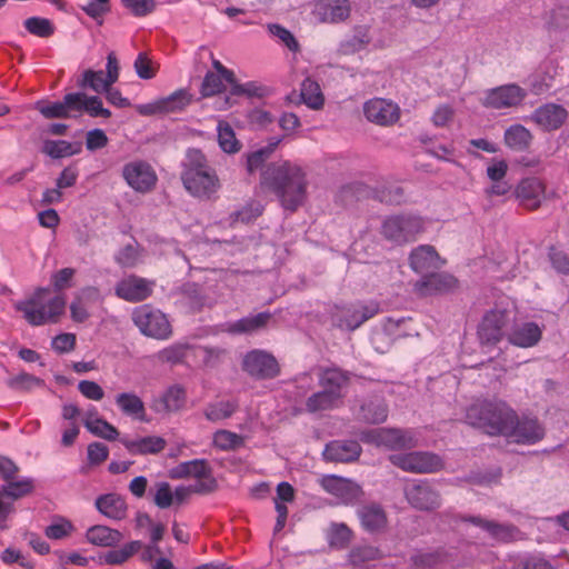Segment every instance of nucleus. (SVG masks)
<instances>
[{
  "instance_id": "f257e3e1",
  "label": "nucleus",
  "mask_w": 569,
  "mask_h": 569,
  "mask_svg": "<svg viewBox=\"0 0 569 569\" xmlns=\"http://www.w3.org/2000/svg\"><path fill=\"white\" fill-rule=\"evenodd\" d=\"M260 184L272 191L286 210L296 211L306 200V172L289 160L269 163L261 172Z\"/></svg>"
},
{
  "instance_id": "f03ea898",
  "label": "nucleus",
  "mask_w": 569,
  "mask_h": 569,
  "mask_svg": "<svg viewBox=\"0 0 569 569\" xmlns=\"http://www.w3.org/2000/svg\"><path fill=\"white\" fill-rule=\"evenodd\" d=\"M186 191L199 200H213L221 189V181L214 168L199 149L187 152L180 173Z\"/></svg>"
},
{
  "instance_id": "7ed1b4c3",
  "label": "nucleus",
  "mask_w": 569,
  "mask_h": 569,
  "mask_svg": "<svg viewBox=\"0 0 569 569\" xmlns=\"http://www.w3.org/2000/svg\"><path fill=\"white\" fill-rule=\"evenodd\" d=\"M516 411L502 400L477 401L468 407L466 421L489 436H505L512 428Z\"/></svg>"
},
{
  "instance_id": "20e7f679",
  "label": "nucleus",
  "mask_w": 569,
  "mask_h": 569,
  "mask_svg": "<svg viewBox=\"0 0 569 569\" xmlns=\"http://www.w3.org/2000/svg\"><path fill=\"white\" fill-rule=\"evenodd\" d=\"M47 293H49L48 288H38L30 298L16 303V309L23 315L29 325L38 327L48 322H57L63 313L64 298L56 296L46 300L44 296Z\"/></svg>"
},
{
  "instance_id": "39448f33",
  "label": "nucleus",
  "mask_w": 569,
  "mask_h": 569,
  "mask_svg": "<svg viewBox=\"0 0 569 569\" xmlns=\"http://www.w3.org/2000/svg\"><path fill=\"white\" fill-rule=\"evenodd\" d=\"M425 218L415 213L387 217L381 226L383 238L397 244L416 241L418 236L425 232Z\"/></svg>"
},
{
  "instance_id": "423d86ee",
  "label": "nucleus",
  "mask_w": 569,
  "mask_h": 569,
  "mask_svg": "<svg viewBox=\"0 0 569 569\" xmlns=\"http://www.w3.org/2000/svg\"><path fill=\"white\" fill-rule=\"evenodd\" d=\"M131 318L139 331L146 337L168 340L172 336V328L167 316L150 305L134 308Z\"/></svg>"
},
{
  "instance_id": "0eeeda50",
  "label": "nucleus",
  "mask_w": 569,
  "mask_h": 569,
  "mask_svg": "<svg viewBox=\"0 0 569 569\" xmlns=\"http://www.w3.org/2000/svg\"><path fill=\"white\" fill-rule=\"evenodd\" d=\"M173 479L196 478L198 481L192 486L194 493H210L217 489V480L212 477L211 468L204 459H193L180 462L170 471Z\"/></svg>"
},
{
  "instance_id": "6e6552de",
  "label": "nucleus",
  "mask_w": 569,
  "mask_h": 569,
  "mask_svg": "<svg viewBox=\"0 0 569 569\" xmlns=\"http://www.w3.org/2000/svg\"><path fill=\"white\" fill-rule=\"evenodd\" d=\"M365 443L385 447L389 450H405L417 446V439L412 431L396 428H379L360 433Z\"/></svg>"
},
{
  "instance_id": "1a4fd4ad",
  "label": "nucleus",
  "mask_w": 569,
  "mask_h": 569,
  "mask_svg": "<svg viewBox=\"0 0 569 569\" xmlns=\"http://www.w3.org/2000/svg\"><path fill=\"white\" fill-rule=\"evenodd\" d=\"M380 311L378 302H357L350 306L335 307L331 313L332 323L340 328L353 331Z\"/></svg>"
},
{
  "instance_id": "9d476101",
  "label": "nucleus",
  "mask_w": 569,
  "mask_h": 569,
  "mask_svg": "<svg viewBox=\"0 0 569 569\" xmlns=\"http://www.w3.org/2000/svg\"><path fill=\"white\" fill-rule=\"evenodd\" d=\"M390 462L406 472L433 473L443 468L442 459L432 452L412 451L389 457Z\"/></svg>"
},
{
  "instance_id": "9b49d317",
  "label": "nucleus",
  "mask_w": 569,
  "mask_h": 569,
  "mask_svg": "<svg viewBox=\"0 0 569 569\" xmlns=\"http://www.w3.org/2000/svg\"><path fill=\"white\" fill-rule=\"evenodd\" d=\"M528 92L517 83H507L485 91L481 104L486 108L502 110L522 106Z\"/></svg>"
},
{
  "instance_id": "f8f14e48",
  "label": "nucleus",
  "mask_w": 569,
  "mask_h": 569,
  "mask_svg": "<svg viewBox=\"0 0 569 569\" xmlns=\"http://www.w3.org/2000/svg\"><path fill=\"white\" fill-rule=\"evenodd\" d=\"M122 178L136 192H151L157 184L158 176L154 169L146 161L128 162L122 168Z\"/></svg>"
},
{
  "instance_id": "ddd939ff",
  "label": "nucleus",
  "mask_w": 569,
  "mask_h": 569,
  "mask_svg": "<svg viewBox=\"0 0 569 569\" xmlns=\"http://www.w3.org/2000/svg\"><path fill=\"white\" fill-rule=\"evenodd\" d=\"M509 323L507 310L488 311L478 327V338L481 346L493 347L505 337V329Z\"/></svg>"
},
{
  "instance_id": "4468645a",
  "label": "nucleus",
  "mask_w": 569,
  "mask_h": 569,
  "mask_svg": "<svg viewBox=\"0 0 569 569\" xmlns=\"http://www.w3.org/2000/svg\"><path fill=\"white\" fill-rule=\"evenodd\" d=\"M547 186L538 177H527L521 179L515 189V198L519 204L529 210H538L546 201Z\"/></svg>"
},
{
  "instance_id": "2eb2a0df",
  "label": "nucleus",
  "mask_w": 569,
  "mask_h": 569,
  "mask_svg": "<svg viewBox=\"0 0 569 569\" xmlns=\"http://www.w3.org/2000/svg\"><path fill=\"white\" fill-rule=\"evenodd\" d=\"M311 14L319 23H341L349 19L351 3L349 0H317Z\"/></svg>"
},
{
  "instance_id": "dca6fc26",
  "label": "nucleus",
  "mask_w": 569,
  "mask_h": 569,
  "mask_svg": "<svg viewBox=\"0 0 569 569\" xmlns=\"http://www.w3.org/2000/svg\"><path fill=\"white\" fill-rule=\"evenodd\" d=\"M243 370L258 379H272L280 372L276 358L261 350L248 352L242 362Z\"/></svg>"
},
{
  "instance_id": "f3484780",
  "label": "nucleus",
  "mask_w": 569,
  "mask_h": 569,
  "mask_svg": "<svg viewBox=\"0 0 569 569\" xmlns=\"http://www.w3.org/2000/svg\"><path fill=\"white\" fill-rule=\"evenodd\" d=\"M363 113L368 121L387 127L399 120L400 108L391 100L373 98L363 104Z\"/></svg>"
},
{
  "instance_id": "a211bd4d",
  "label": "nucleus",
  "mask_w": 569,
  "mask_h": 569,
  "mask_svg": "<svg viewBox=\"0 0 569 569\" xmlns=\"http://www.w3.org/2000/svg\"><path fill=\"white\" fill-rule=\"evenodd\" d=\"M407 501L419 510H435L440 507L441 498L428 481H416L405 488Z\"/></svg>"
},
{
  "instance_id": "6ab92c4d",
  "label": "nucleus",
  "mask_w": 569,
  "mask_h": 569,
  "mask_svg": "<svg viewBox=\"0 0 569 569\" xmlns=\"http://www.w3.org/2000/svg\"><path fill=\"white\" fill-rule=\"evenodd\" d=\"M154 282L137 276H129L116 286V295L128 302H139L149 298L153 291Z\"/></svg>"
},
{
  "instance_id": "aec40b11",
  "label": "nucleus",
  "mask_w": 569,
  "mask_h": 569,
  "mask_svg": "<svg viewBox=\"0 0 569 569\" xmlns=\"http://www.w3.org/2000/svg\"><path fill=\"white\" fill-rule=\"evenodd\" d=\"M505 436L512 438L517 443L533 445L543 438L545 429L537 419L527 417L519 419L516 413L512 428Z\"/></svg>"
},
{
  "instance_id": "412c9836",
  "label": "nucleus",
  "mask_w": 569,
  "mask_h": 569,
  "mask_svg": "<svg viewBox=\"0 0 569 569\" xmlns=\"http://www.w3.org/2000/svg\"><path fill=\"white\" fill-rule=\"evenodd\" d=\"M568 111L560 104L545 103L530 116V120L545 131L558 130L567 120Z\"/></svg>"
},
{
  "instance_id": "4be33fe9",
  "label": "nucleus",
  "mask_w": 569,
  "mask_h": 569,
  "mask_svg": "<svg viewBox=\"0 0 569 569\" xmlns=\"http://www.w3.org/2000/svg\"><path fill=\"white\" fill-rule=\"evenodd\" d=\"M321 486L327 492L333 495L346 505L357 501L362 495L359 485L337 476L323 477Z\"/></svg>"
},
{
  "instance_id": "5701e85b",
  "label": "nucleus",
  "mask_w": 569,
  "mask_h": 569,
  "mask_svg": "<svg viewBox=\"0 0 569 569\" xmlns=\"http://www.w3.org/2000/svg\"><path fill=\"white\" fill-rule=\"evenodd\" d=\"M362 452L361 446L356 440H333L326 445L323 458L335 462H353Z\"/></svg>"
},
{
  "instance_id": "b1692460",
  "label": "nucleus",
  "mask_w": 569,
  "mask_h": 569,
  "mask_svg": "<svg viewBox=\"0 0 569 569\" xmlns=\"http://www.w3.org/2000/svg\"><path fill=\"white\" fill-rule=\"evenodd\" d=\"M79 102L76 92L68 93L61 101L38 102L37 110L46 119H69L77 118L76 107Z\"/></svg>"
},
{
  "instance_id": "393cba45",
  "label": "nucleus",
  "mask_w": 569,
  "mask_h": 569,
  "mask_svg": "<svg viewBox=\"0 0 569 569\" xmlns=\"http://www.w3.org/2000/svg\"><path fill=\"white\" fill-rule=\"evenodd\" d=\"M120 442L132 456L157 455L167 447L166 439L160 436H147L138 439L122 437Z\"/></svg>"
},
{
  "instance_id": "a878e982",
  "label": "nucleus",
  "mask_w": 569,
  "mask_h": 569,
  "mask_svg": "<svg viewBox=\"0 0 569 569\" xmlns=\"http://www.w3.org/2000/svg\"><path fill=\"white\" fill-rule=\"evenodd\" d=\"M542 337V329L532 321L515 325L508 333V341L520 348L536 346Z\"/></svg>"
},
{
  "instance_id": "bb28decb",
  "label": "nucleus",
  "mask_w": 569,
  "mask_h": 569,
  "mask_svg": "<svg viewBox=\"0 0 569 569\" xmlns=\"http://www.w3.org/2000/svg\"><path fill=\"white\" fill-rule=\"evenodd\" d=\"M357 513L362 528L370 533L381 532L387 528V513L378 503L362 506Z\"/></svg>"
},
{
  "instance_id": "cd10ccee",
  "label": "nucleus",
  "mask_w": 569,
  "mask_h": 569,
  "mask_svg": "<svg viewBox=\"0 0 569 569\" xmlns=\"http://www.w3.org/2000/svg\"><path fill=\"white\" fill-rule=\"evenodd\" d=\"M456 279L448 273L431 272L415 283V290L420 296H431L453 288Z\"/></svg>"
},
{
  "instance_id": "c85d7f7f",
  "label": "nucleus",
  "mask_w": 569,
  "mask_h": 569,
  "mask_svg": "<svg viewBox=\"0 0 569 569\" xmlns=\"http://www.w3.org/2000/svg\"><path fill=\"white\" fill-rule=\"evenodd\" d=\"M409 260L411 268L419 273L429 272L440 267V257L429 244H422L412 250Z\"/></svg>"
},
{
  "instance_id": "c756f323",
  "label": "nucleus",
  "mask_w": 569,
  "mask_h": 569,
  "mask_svg": "<svg viewBox=\"0 0 569 569\" xmlns=\"http://www.w3.org/2000/svg\"><path fill=\"white\" fill-rule=\"evenodd\" d=\"M96 508L104 517L112 520H122L127 517L128 506L120 495L107 493L96 499Z\"/></svg>"
},
{
  "instance_id": "7c9ffc66",
  "label": "nucleus",
  "mask_w": 569,
  "mask_h": 569,
  "mask_svg": "<svg viewBox=\"0 0 569 569\" xmlns=\"http://www.w3.org/2000/svg\"><path fill=\"white\" fill-rule=\"evenodd\" d=\"M187 401V391L181 385L170 386L154 403L158 412H176L181 410Z\"/></svg>"
},
{
  "instance_id": "2f4dec72",
  "label": "nucleus",
  "mask_w": 569,
  "mask_h": 569,
  "mask_svg": "<svg viewBox=\"0 0 569 569\" xmlns=\"http://www.w3.org/2000/svg\"><path fill=\"white\" fill-rule=\"evenodd\" d=\"M86 538L91 545L112 548L122 541L123 535L108 526L96 525L87 530Z\"/></svg>"
},
{
  "instance_id": "473e14b6",
  "label": "nucleus",
  "mask_w": 569,
  "mask_h": 569,
  "mask_svg": "<svg viewBox=\"0 0 569 569\" xmlns=\"http://www.w3.org/2000/svg\"><path fill=\"white\" fill-rule=\"evenodd\" d=\"M461 520L480 527L481 529L487 531L491 538L499 541H508L513 537L515 527L510 525H503L492 520H487L479 516L462 517Z\"/></svg>"
},
{
  "instance_id": "72a5a7b5",
  "label": "nucleus",
  "mask_w": 569,
  "mask_h": 569,
  "mask_svg": "<svg viewBox=\"0 0 569 569\" xmlns=\"http://www.w3.org/2000/svg\"><path fill=\"white\" fill-rule=\"evenodd\" d=\"M116 405L120 411L139 421H147L146 407L139 396L133 392H122L116 397Z\"/></svg>"
},
{
  "instance_id": "f704fd0d",
  "label": "nucleus",
  "mask_w": 569,
  "mask_h": 569,
  "mask_svg": "<svg viewBox=\"0 0 569 569\" xmlns=\"http://www.w3.org/2000/svg\"><path fill=\"white\" fill-rule=\"evenodd\" d=\"M142 547L143 545L140 540H132L120 548L108 550L101 556V560L109 566H121L138 553Z\"/></svg>"
},
{
  "instance_id": "c9c22d12",
  "label": "nucleus",
  "mask_w": 569,
  "mask_h": 569,
  "mask_svg": "<svg viewBox=\"0 0 569 569\" xmlns=\"http://www.w3.org/2000/svg\"><path fill=\"white\" fill-rule=\"evenodd\" d=\"M79 99L76 111L77 117H80L83 112L92 118H110L111 111L103 107L102 100L98 96H87L83 92H76Z\"/></svg>"
},
{
  "instance_id": "e433bc0d",
  "label": "nucleus",
  "mask_w": 569,
  "mask_h": 569,
  "mask_svg": "<svg viewBox=\"0 0 569 569\" xmlns=\"http://www.w3.org/2000/svg\"><path fill=\"white\" fill-rule=\"evenodd\" d=\"M339 393L321 390L312 393L306 401V409L310 413L332 410L341 403Z\"/></svg>"
},
{
  "instance_id": "4c0bfd02",
  "label": "nucleus",
  "mask_w": 569,
  "mask_h": 569,
  "mask_svg": "<svg viewBox=\"0 0 569 569\" xmlns=\"http://www.w3.org/2000/svg\"><path fill=\"white\" fill-rule=\"evenodd\" d=\"M359 419L367 423H382L388 417V407L380 398H373L361 405Z\"/></svg>"
},
{
  "instance_id": "58836bf2",
  "label": "nucleus",
  "mask_w": 569,
  "mask_h": 569,
  "mask_svg": "<svg viewBox=\"0 0 569 569\" xmlns=\"http://www.w3.org/2000/svg\"><path fill=\"white\" fill-rule=\"evenodd\" d=\"M349 378L346 372L340 369H326L319 378V385L322 390L339 393L340 399L343 398V388L348 385Z\"/></svg>"
},
{
  "instance_id": "ea45409f",
  "label": "nucleus",
  "mask_w": 569,
  "mask_h": 569,
  "mask_svg": "<svg viewBox=\"0 0 569 569\" xmlns=\"http://www.w3.org/2000/svg\"><path fill=\"white\" fill-rule=\"evenodd\" d=\"M238 408L239 403L236 400H219L208 403L203 410V415L207 420L218 422L230 418Z\"/></svg>"
},
{
  "instance_id": "a19ab883",
  "label": "nucleus",
  "mask_w": 569,
  "mask_h": 569,
  "mask_svg": "<svg viewBox=\"0 0 569 569\" xmlns=\"http://www.w3.org/2000/svg\"><path fill=\"white\" fill-rule=\"evenodd\" d=\"M271 319L270 312H260L256 316L239 319L229 325V332L231 333H249L257 331L269 322Z\"/></svg>"
},
{
  "instance_id": "79ce46f5",
  "label": "nucleus",
  "mask_w": 569,
  "mask_h": 569,
  "mask_svg": "<svg viewBox=\"0 0 569 569\" xmlns=\"http://www.w3.org/2000/svg\"><path fill=\"white\" fill-rule=\"evenodd\" d=\"M300 96L302 101L313 110H319L325 104V97L321 92L320 86L311 78H306L302 81Z\"/></svg>"
},
{
  "instance_id": "37998d69",
  "label": "nucleus",
  "mask_w": 569,
  "mask_h": 569,
  "mask_svg": "<svg viewBox=\"0 0 569 569\" xmlns=\"http://www.w3.org/2000/svg\"><path fill=\"white\" fill-rule=\"evenodd\" d=\"M505 143L517 151L527 149L531 142V132L521 124H513L505 132Z\"/></svg>"
},
{
  "instance_id": "c03bdc74",
  "label": "nucleus",
  "mask_w": 569,
  "mask_h": 569,
  "mask_svg": "<svg viewBox=\"0 0 569 569\" xmlns=\"http://www.w3.org/2000/svg\"><path fill=\"white\" fill-rule=\"evenodd\" d=\"M161 113H173L184 110L191 102V96L184 89H179L169 94L168 97L158 99Z\"/></svg>"
},
{
  "instance_id": "a18cd8bd",
  "label": "nucleus",
  "mask_w": 569,
  "mask_h": 569,
  "mask_svg": "<svg viewBox=\"0 0 569 569\" xmlns=\"http://www.w3.org/2000/svg\"><path fill=\"white\" fill-rule=\"evenodd\" d=\"M212 445L221 451H234L244 446V438L230 430L220 429L213 433Z\"/></svg>"
},
{
  "instance_id": "49530a36",
  "label": "nucleus",
  "mask_w": 569,
  "mask_h": 569,
  "mask_svg": "<svg viewBox=\"0 0 569 569\" xmlns=\"http://www.w3.org/2000/svg\"><path fill=\"white\" fill-rule=\"evenodd\" d=\"M219 147L227 153H236L241 143L236 138L234 131L227 121H219L217 126Z\"/></svg>"
},
{
  "instance_id": "de8ad7c7",
  "label": "nucleus",
  "mask_w": 569,
  "mask_h": 569,
  "mask_svg": "<svg viewBox=\"0 0 569 569\" xmlns=\"http://www.w3.org/2000/svg\"><path fill=\"white\" fill-rule=\"evenodd\" d=\"M448 559L447 551L439 549L429 552H419L411 558L413 569H430Z\"/></svg>"
},
{
  "instance_id": "09e8293b",
  "label": "nucleus",
  "mask_w": 569,
  "mask_h": 569,
  "mask_svg": "<svg viewBox=\"0 0 569 569\" xmlns=\"http://www.w3.org/2000/svg\"><path fill=\"white\" fill-rule=\"evenodd\" d=\"M83 425L92 435L106 440L113 441L119 437L118 429L102 418H90Z\"/></svg>"
},
{
  "instance_id": "8fccbe9b",
  "label": "nucleus",
  "mask_w": 569,
  "mask_h": 569,
  "mask_svg": "<svg viewBox=\"0 0 569 569\" xmlns=\"http://www.w3.org/2000/svg\"><path fill=\"white\" fill-rule=\"evenodd\" d=\"M280 141V139H272L268 146L249 153L247 156V171L253 173L262 168L263 163L272 154Z\"/></svg>"
},
{
  "instance_id": "3c124183",
  "label": "nucleus",
  "mask_w": 569,
  "mask_h": 569,
  "mask_svg": "<svg viewBox=\"0 0 569 569\" xmlns=\"http://www.w3.org/2000/svg\"><path fill=\"white\" fill-rule=\"evenodd\" d=\"M190 346L187 343H173L160 350L154 357L162 363L178 365L187 357Z\"/></svg>"
},
{
  "instance_id": "603ef678",
  "label": "nucleus",
  "mask_w": 569,
  "mask_h": 569,
  "mask_svg": "<svg viewBox=\"0 0 569 569\" xmlns=\"http://www.w3.org/2000/svg\"><path fill=\"white\" fill-rule=\"evenodd\" d=\"M33 489L34 482L31 478L12 479L2 487V493L12 499H20L31 493Z\"/></svg>"
},
{
  "instance_id": "864d4df0",
  "label": "nucleus",
  "mask_w": 569,
  "mask_h": 569,
  "mask_svg": "<svg viewBox=\"0 0 569 569\" xmlns=\"http://www.w3.org/2000/svg\"><path fill=\"white\" fill-rule=\"evenodd\" d=\"M23 26L29 33L39 38H49L56 31L53 23L41 17H30L24 20Z\"/></svg>"
},
{
  "instance_id": "5fc2aeb1",
  "label": "nucleus",
  "mask_w": 569,
  "mask_h": 569,
  "mask_svg": "<svg viewBox=\"0 0 569 569\" xmlns=\"http://www.w3.org/2000/svg\"><path fill=\"white\" fill-rule=\"evenodd\" d=\"M79 86L81 88H90L94 92L100 93L104 92L107 88L111 87L112 84L108 82V79L102 70L94 71L89 69L82 73V79L79 82Z\"/></svg>"
},
{
  "instance_id": "6e6d98bb",
  "label": "nucleus",
  "mask_w": 569,
  "mask_h": 569,
  "mask_svg": "<svg viewBox=\"0 0 569 569\" xmlns=\"http://www.w3.org/2000/svg\"><path fill=\"white\" fill-rule=\"evenodd\" d=\"M231 86L230 93L232 96H246L249 98L257 97L262 98L268 93V88L257 81H248L246 83H238L234 79Z\"/></svg>"
},
{
  "instance_id": "4d7b16f0",
  "label": "nucleus",
  "mask_w": 569,
  "mask_h": 569,
  "mask_svg": "<svg viewBox=\"0 0 569 569\" xmlns=\"http://www.w3.org/2000/svg\"><path fill=\"white\" fill-rule=\"evenodd\" d=\"M370 36L367 28H357L355 36L340 44L343 54H351L365 49L370 43Z\"/></svg>"
},
{
  "instance_id": "13d9d810",
  "label": "nucleus",
  "mask_w": 569,
  "mask_h": 569,
  "mask_svg": "<svg viewBox=\"0 0 569 569\" xmlns=\"http://www.w3.org/2000/svg\"><path fill=\"white\" fill-rule=\"evenodd\" d=\"M267 29L270 34L278 38L291 52L297 53L300 51V44L290 30L278 23H269Z\"/></svg>"
},
{
  "instance_id": "bf43d9fd",
  "label": "nucleus",
  "mask_w": 569,
  "mask_h": 569,
  "mask_svg": "<svg viewBox=\"0 0 569 569\" xmlns=\"http://www.w3.org/2000/svg\"><path fill=\"white\" fill-rule=\"evenodd\" d=\"M78 151L79 149L74 150L72 143L66 140H48L43 146V152L54 159L69 157L76 154Z\"/></svg>"
},
{
  "instance_id": "052dcab7",
  "label": "nucleus",
  "mask_w": 569,
  "mask_h": 569,
  "mask_svg": "<svg viewBox=\"0 0 569 569\" xmlns=\"http://www.w3.org/2000/svg\"><path fill=\"white\" fill-rule=\"evenodd\" d=\"M224 77L214 72H208L201 84V94L203 97H212L222 92L224 87Z\"/></svg>"
},
{
  "instance_id": "680f3d73",
  "label": "nucleus",
  "mask_w": 569,
  "mask_h": 569,
  "mask_svg": "<svg viewBox=\"0 0 569 569\" xmlns=\"http://www.w3.org/2000/svg\"><path fill=\"white\" fill-rule=\"evenodd\" d=\"M381 557V551L373 546H359L353 548L349 553L352 565L358 566L366 561L376 560Z\"/></svg>"
},
{
  "instance_id": "e2e57ef3",
  "label": "nucleus",
  "mask_w": 569,
  "mask_h": 569,
  "mask_svg": "<svg viewBox=\"0 0 569 569\" xmlns=\"http://www.w3.org/2000/svg\"><path fill=\"white\" fill-rule=\"evenodd\" d=\"M9 387L18 390H32L44 385L43 380L27 372L19 373L8 381Z\"/></svg>"
},
{
  "instance_id": "0e129e2a",
  "label": "nucleus",
  "mask_w": 569,
  "mask_h": 569,
  "mask_svg": "<svg viewBox=\"0 0 569 569\" xmlns=\"http://www.w3.org/2000/svg\"><path fill=\"white\" fill-rule=\"evenodd\" d=\"M88 461L92 466L103 463L109 457V449L102 442H92L87 448Z\"/></svg>"
},
{
  "instance_id": "69168bd1",
  "label": "nucleus",
  "mask_w": 569,
  "mask_h": 569,
  "mask_svg": "<svg viewBox=\"0 0 569 569\" xmlns=\"http://www.w3.org/2000/svg\"><path fill=\"white\" fill-rule=\"evenodd\" d=\"M79 392L87 399L100 401L104 397V391L100 385L91 380H81L78 383Z\"/></svg>"
},
{
  "instance_id": "338daca9",
  "label": "nucleus",
  "mask_w": 569,
  "mask_h": 569,
  "mask_svg": "<svg viewBox=\"0 0 569 569\" xmlns=\"http://www.w3.org/2000/svg\"><path fill=\"white\" fill-rule=\"evenodd\" d=\"M134 70L141 79H152L157 74V70L152 64V61L144 54L139 53L134 60Z\"/></svg>"
},
{
  "instance_id": "774afa93",
  "label": "nucleus",
  "mask_w": 569,
  "mask_h": 569,
  "mask_svg": "<svg viewBox=\"0 0 569 569\" xmlns=\"http://www.w3.org/2000/svg\"><path fill=\"white\" fill-rule=\"evenodd\" d=\"M76 274L73 268H63L57 271L51 277V282L56 291L64 290L71 287V281Z\"/></svg>"
}]
</instances>
